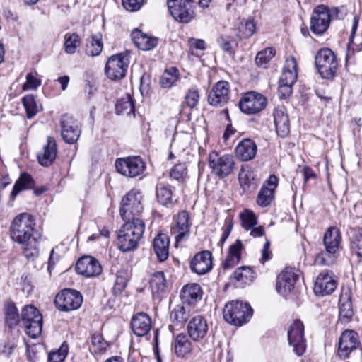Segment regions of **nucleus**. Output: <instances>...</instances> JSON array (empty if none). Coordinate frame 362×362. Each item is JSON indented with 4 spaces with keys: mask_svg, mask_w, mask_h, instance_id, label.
<instances>
[{
    "mask_svg": "<svg viewBox=\"0 0 362 362\" xmlns=\"http://www.w3.org/2000/svg\"><path fill=\"white\" fill-rule=\"evenodd\" d=\"M11 239L21 245L23 253L28 260H34L38 257L39 243L41 235L35 228L33 216L22 213L14 218L11 227Z\"/></svg>",
    "mask_w": 362,
    "mask_h": 362,
    "instance_id": "f257e3e1",
    "label": "nucleus"
},
{
    "mask_svg": "<svg viewBox=\"0 0 362 362\" xmlns=\"http://www.w3.org/2000/svg\"><path fill=\"white\" fill-rule=\"evenodd\" d=\"M118 233V247L122 252L136 249L145 230L143 220L124 221Z\"/></svg>",
    "mask_w": 362,
    "mask_h": 362,
    "instance_id": "f03ea898",
    "label": "nucleus"
},
{
    "mask_svg": "<svg viewBox=\"0 0 362 362\" xmlns=\"http://www.w3.org/2000/svg\"><path fill=\"white\" fill-rule=\"evenodd\" d=\"M325 251L318 253L315 262L319 265H331L334 262L341 243V234L339 228L331 227L325 232L323 238Z\"/></svg>",
    "mask_w": 362,
    "mask_h": 362,
    "instance_id": "7ed1b4c3",
    "label": "nucleus"
},
{
    "mask_svg": "<svg viewBox=\"0 0 362 362\" xmlns=\"http://www.w3.org/2000/svg\"><path fill=\"white\" fill-rule=\"evenodd\" d=\"M142 196L139 189L130 190L122 199L120 204L119 214L124 221H135L143 220L141 214L143 205L141 203Z\"/></svg>",
    "mask_w": 362,
    "mask_h": 362,
    "instance_id": "20e7f679",
    "label": "nucleus"
},
{
    "mask_svg": "<svg viewBox=\"0 0 362 362\" xmlns=\"http://www.w3.org/2000/svg\"><path fill=\"white\" fill-rule=\"evenodd\" d=\"M339 13V8L329 9L323 4L317 6L310 18L311 31L316 35H322L328 29L332 19L340 18Z\"/></svg>",
    "mask_w": 362,
    "mask_h": 362,
    "instance_id": "39448f33",
    "label": "nucleus"
},
{
    "mask_svg": "<svg viewBox=\"0 0 362 362\" xmlns=\"http://www.w3.org/2000/svg\"><path fill=\"white\" fill-rule=\"evenodd\" d=\"M250 305L243 301L233 300L226 304L223 315L224 320L229 324L241 326L246 323L252 315Z\"/></svg>",
    "mask_w": 362,
    "mask_h": 362,
    "instance_id": "423d86ee",
    "label": "nucleus"
},
{
    "mask_svg": "<svg viewBox=\"0 0 362 362\" xmlns=\"http://www.w3.org/2000/svg\"><path fill=\"white\" fill-rule=\"evenodd\" d=\"M21 321L25 333L31 338L38 337L42 329V315L32 305H25L21 312Z\"/></svg>",
    "mask_w": 362,
    "mask_h": 362,
    "instance_id": "0eeeda50",
    "label": "nucleus"
},
{
    "mask_svg": "<svg viewBox=\"0 0 362 362\" xmlns=\"http://www.w3.org/2000/svg\"><path fill=\"white\" fill-rule=\"evenodd\" d=\"M115 165L119 174L129 178L140 176L146 169V163L140 156L117 158Z\"/></svg>",
    "mask_w": 362,
    "mask_h": 362,
    "instance_id": "6e6552de",
    "label": "nucleus"
},
{
    "mask_svg": "<svg viewBox=\"0 0 362 362\" xmlns=\"http://www.w3.org/2000/svg\"><path fill=\"white\" fill-rule=\"evenodd\" d=\"M195 0H168V8L175 20L187 23L194 18Z\"/></svg>",
    "mask_w": 362,
    "mask_h": 362,
    "instance_id": "1a4fd4ad",
    "label": "nucleus"
},
{
    "mask_svg": "<svg viewBox=\"0 0 362 362\" xmlns=\"http://www.w3.org/2000/svg\"><path fill=\"white\" fill-rule=\"evenodd\" d=\"M315 64L322 77L327 79L334 76L338 66L336 57L330 49H320L315 57Z\"/></svg>",
    "mask_w": 362,
    "mask_h": 362,
    "instance_id": "9d476101",
    "label": "nucleus"
},
{
    "mask_svg": "<svg viewBox=\"0 0 362 362\" xmlns=\"http://www.w3.org/2000/svg\"><path fill=\"white\" fill-rule=\"evenodd\" d=\"M209 165L214 173L220 177H226L232 173L235 168V159L232 155H220L213 151L209 156Z\"/></svg>",
    "mask_w": 362,
    "mask_h": 362,
    "instance_id": "9b49d317",
    "label": "nucleus"
},
{
    "mask_svg": "<svg viewBox=\"0 0 362 362\" xmlns=\"http://www.w3.org/2000/svg\"><path fill=\"white\" fill-rule=\"evenodd\" d=\"M83 303V296L80 292L66 288L57 294L54 303L61 311H71L78 309Z\"/></svg>",
    "mask_w": 362,
    "mask_h": 362,
    "instance_id": "f8f14e48",
    "label": "nucleus"
},
{
    "mask_svg": "<svg viewBox=\"0 0 362 362\" xmlns=\"http://www.w3.org/2000/svg\"><path fill=\"white\" fill-rule=\"evenodd\" d=\"M267 98L258 92H245L239 102L240 109L247 115L259 112L266 107Z\"/></svg>",
    "mask_w": 362,
    "mask_h": 362,
    "instance_id": "ddd939ff",
    "label": "nucleus"
},
{
    "mask_svg": "<svg viewBox=\"0 0 362 362\" xmlns=\"http://www.w3.org/2000/svg\"><path fill=\"white\" fill-rule=\"evenodd\" d=\"M287 334L289 344L293 346L296 354L298 356L303 355L306 348L303 322L296 320L291 325Z\"/></svg>",
    "mask_w": 362,
    "mask_h": 362,
    "instance_id": "4468645a",
    "label": "nucleus"
},
{
    "mask_svg": "<svg viewBox=\"0 0 362 362\" xmlns=\"http://www.w3.org/2000/svg\"><path fill=\"white\" fill-rule=\"evenodd\" d=\"M129 62L127 58L122 54L111 56L105 65V74L111 80L123 78L127 73Z\"/></svg>",
    "mask_w": 362,
    "mask_h": 362,
    "instance_id": "2eb2a0df",
    "label": "nucleus"
},
{
    "mask_svg": "<svg viewBox=\"0 0 362 362\" xmlns=\"http://www.w3.org/2000/svg\"><path fill=\"white\" fill-rule=\"evenodd\" d=\"M337 287V282L334 279V274L331 271L325 270L317 276L313 291L316 295L327 296L331 294Z\"/></svg>",
    "mask_w": 362,
    "mask_h": 362,
    "instance_id": "dca6fc26",
    "label": "nucleus"
},
{
    "mask_svg": "<svg viewBox=\"0 0 362 362\" xmlns=\"http://www.w3.org/2000/svg\"><path fill=\"white\" fill-rule=\"evenodd\" d=\"M62 136L65 142L74 144L81 135L78 122L71 116L65 115L61 119Z\"/></svg>",
    "mask_w": 362,
    "mask_h": 362,
    "instance_id": "f3484780",
    "label": "nucleus"
},
{
    "mask_svg": "<svg viewBox=\"0 0 362 362\" xmlns=\"http://www.w3.org/2000/svg\"><path fill=\"white\" fill-rule=\"evenodd\" d=\"M278 178L271 175L261 187L256 199L257 204L261 207L269 206L274 198V192L278 186Z\"/></svg>",
    "mask_w": 362,
    "mask_h": 362,
    "instance_id": "a211bd4d",
    "label": "nucleus"
},
{
    "mask_svg": "<svg viewBox=\"0 0 362 362\" xmlns=\"http://www.w3.org/2000/svg\"><path fill=\"white\" fill-rule=\"evenodd\" d=\"M76 271L84 276L93 277L101 274L102 267L95 258L91 256H84L77 261Z\"/></svg>",
    "mask_w": 362,
    "mask_h": 362,
    "instance_id": "6ab92c4d",
    "label": "nucleus"
},
{
    "mask_svg": "<svg viewBox=\"0 0 362 362\" xmlns=\"http://www.w3.org/2000/svg\"><path fill=\"white\" fill-rule=\"evenodd\" d=\"M298 276L291 268H285L278 276L276 289L279 293L286 296L294 288Z\"/></svg>",
    "mask_w": 362,
    "mask_h": 362,
    "instance_id": "aec40b11",
    "label": "nucleus"
},
{
    "mask_svg": "<svg viewBox=\"0 0 362 362\" xmlns=\"http://www.w3.org/2000/svg\"><path fill=\"white\" fill-rule=\"evenodd\" d=\"M187 329L189 337L193 341H200L206 337L209 325L204 317L197 315L189 320Z\"/></svg>",
    "mask_w": 362,
    "mask_h": 362,
    "instance_id": "412c9836",
    "label": "nucleus"
},
{
    "mask_svg": "<svg viewBox=\"0 0 362 362\" xmlns=\"http://www.w3.org/2000/svg\"><path fill=\"white\" fill-rule=\"evenodd\" d=\"M359 344L358 335L354 330H345L342 332L339 341L338 353L340 357L346 358Z\"/></svg>",
    "mask_w": 362,
    "mask_h": 362,
    "instance_id": "4be33fe9",
    "label": "nucleus"
},
{
    "mask_svg": "<svg viewBox=\"0 0 362 362\" xmlns=\"http://www.w3.org/2000/svg\"><path fill=\"white\" fill-rule=\"evenodd\" d=\"M189 214L182 211L177 214L176 223L171 227L170 233L174 236L176 243L188 238L189 233Z\"/></svg>",
    "mask_w": 362,
    "mask_h": 362,
    "instance_id": "5701e85b",
    "label": "nucleus"
},
{
    "mask_svg": "<svg viewBox=\"0 0 362 362\" xmlns=\"http://www.w3.org/2000/svg\"><path fill=\"white\" fill-rule=\"evenodd\" d=\"M190 269L199 275L205 274L211 271L212 269V255L211 252L204 250L196 254L190 262Z\"/></svg>",
    "mask_w": 362,
    "mask_h": 362,
    "instance_id": "b1692460",
    "label": "nucleus"
},
{
    "mask_svg": "<svg viewBox=\"0 0 362 362\" xmlns=\"http://www.w3.org/2000/svg\"><path fill=\"white\" fill-rule=\"evenodd\" d=\"M297 62L294 57L286 59L283 72L279 78L280 88H292L297 79Z\"/></svg>",
    "mask_w": 362,
    "mask_h": 362,
    "instance_id": "393cba45",
    "label": "nucleus"
},
{
    "mask_svg": "<svg viewBox=\"0 0 362 362\" xmlns=\"http://www.w3.org/2000/svg\"><path fill=\"white\" fill-rule=\"evenodd\" d=\"M57 153L56 141L53 137L48 136L47 144L43 146L41 152L37 153V160L41 165L48 167L54 161Z\"/></svg>",
    "mask_w": 362,
    "mask_h": 362,
    "instance_id": "a878e982",
    "label": "nucleus"
},
{
    "mask_svg": "<svg viewBox=\"0 0 362 362\" xmlns=\"http://www.w3.org/2000/svg\"><path fill=\"white\" fill-rule=\"evenodd\" d=\"M131 327L136 335L144 336L151 330V318L145 313H136L132 318Z\"/></svg>",
    "mask_w": 362,
    "mask_h": 362,
    "instance_id": "bb28decb",
    "label": "nucleus"
},
{
    "mask_svg": "<svg viewBox=\"0 0 362 362\" xmlns=\"http://www.w3.org/2000/svg\"><path fill=\"white\" fill-rule=\"evenodd\" d=\"M256 144L250 139H245L240 141L235 148L236 156L243 161H248L257 154Z\"/></svg>",
    "mask_w": 362,
    "mask_h": 362,
    "instance_id": "cd10ccee",
    "label": "nucleus"
},
{
    "mask_svg": "<svg viewBox=\"0 0 362 362\" xmlns=\"http://www.w3.org/2000/svg\"><path fill=\"white\" fill-rule=\"evenodd\" d=\"M274 124L277 134L284 138L290 132L288 116L284 107L275 109L274 112Z\"/></svg>",
    "mask_w": 362,
    "mask_h": 362,
    "instance_id": "c85d7f7f",
    "label": "nucleus"
},
{
    "mask_svg": "<svg viewBox=\"0 0 362 362\" xmlns=\"http://www.w3.org/2000/svg\"><path fill=\"white\" fill-rule=\"evenodd\" d=\"M131 36L135 45L141 50H151L158 44L156 37L148 36L139 29H134Z\"/></svg>",
    "mask_w": 362,
    "mask_h": 362,
    "instance_id": "c756f323",
    "label": "nucleus"
},
{
    "mask_svg": "<svg viewBox=\"0 0 362 362\" xmlns=\"http://www.w3.org/2000/svg\"><path fill=\"white\" fill-rule=\"evenodd\" d=\"M170 240L164 233L158 234L153 240V250L160 262L165 261L169 256Z\"/></svg>",
    "mask_w": 362,
    "mask_h": 362,
    "instance_id": "7c9ffc66",
    "label": "nucleus"
},
{
    "mask_svg": "<svg viewBox=\"0 0 362 362\" xmlns=\"http://www.w3.org/2000/svg\"><path fill=\"white\" fill-rule=\"evenodd\" d=\"M202 296L201 286L195 283L185 285L182 290L180 298L183 303L189 305L195 303Z\"/></svg>",
    "mask_w": 362,
    "mask_h": 362,
    "instance_id": "2f4dec72",
    "label": "nucleus"
},
{
    "mask_svg": "<svg viewBox=\"0 0 362 362\" xmlns=\"http://www.w3.org/2000/svg\"><path fill=\"white\" fill-rule=\"evenodd\" d=\"M353 315L354 310L350 296L348 293H344L339 298V321L342 324H346L351 320Z\"/></svg>",
    "mask_w": 362,
    "mask_h": 362,
    "instance_id": "473e14b6",
    "label": "nucleus"
},
{
    "mask_svg": "<svg viewBox=\"0 0 362 362\" xmlns=\"http://www.w3.org/2000/svg\"><path fill=\"white\" fill-rule=\"evenodd\" d=\"M115 110L117 115L134 117V103L132 96L129 93H126L124 98L119 99L115 105Z\"/></svg>",
    "mask_w": 362,
    "mask_h": 362,
    "instance_id": "72a5a7b5",
    "label": "nucleus"
},
{
    "mask_svg": "<svg viewBox=\"0 0 362 362\" xmlns=\"http://www.w3.org/2000/svg\"><path fill=\"white\" fill-rule=\"evenodd\" d=\"M175 352L178 357H185L192 351V344L188 337L179 334L174 341Z\"/></svg>",
    "mask_w": 362,
    "mask_h": 362,
    "instance_id": "f704fd0d",
    "label": "nucleus"
},
{
    "mask_svg": "<svg viewBox=\"0 0 362 362\" xmlns=\"http://www.w3.org/2000/svg\"><path fill=\"white\" fill-rule=\"evenodd\" d=\"M34 185L33 177L27 174L23 173L14 184L10 198L14 200L16 197L23 190L30 189Z\"/></svg>",
    "mask_w": 362,
    "mask_h": 362,
    "instance_id": "c9c22d12",
    "label": "nucleus"
},
{
    "mask_svg": "<svg viewBox=\"0 0 362 362\" xmlns=\"http://www.w3.org/2000/svg\"><path fill=\"white\" fill-rule=\"evenodd\" d=\"M103 48L102 36L100 34L90 36L86 40V53L88 56H98Z\"/></svg>",
    "mask_w": 362,
    "mask_h": 362,
    "instance_id": "e433bc0d",
    "label": "nucleus"
},
{
    "mask_svg": "<svg viewBox=\"0 0 362 362\" xmlns=\"http://www.w3.org/2000/svg\"><path fill=\"white\" fill-rule=\"evenodd\" d=\"M238 180L241 187L245 192H253L257 186L254 174L251 171L242 170L239 173Z\"/></svg>",
    "mask_w": 362,
    "mask_h": 362,
    "instance_id": "4c0bfd02",
    "label": "nucleus"
},
{
    "mask_svg": "<svg viewBox=\"0 0 362 362\" xmlns=\"http://www.w3.org/2000/svg\"><path fill=\"white\" fill-rule=\"evenodd\" d=\"M131 276V272L128 269H121L117 272L113 288L115 293H121L125 289Z\"/></svg>",
    "mask_w": 362,
    "mask_h": 362,
    "instance_id": "58836bf2",
    "label": "nucleus"
},
{
    "mask_svg": "<svg viewBox=\"0 0 362 362\" xmlns=\"http://www.w3.org/2000/svg\"><path fill=\"white\" fill-rule=\"evenodd\" d=\"M90 351L94 354H103L109 346L108 342L104 339L100 333L95 332L90 337Z\"/></svg>",
    "mask_w": 362,
    "mask_h": 362,
    "instance_id": "ea45409f",
    "label": "nucleus"
},
{
    "mask_svg": "<svg viewBox=\"0 0 362 362\" xmlns=\"http://www.w3.org/2000/svg\"><path fill=\"white\" fill-rule=\"evenodd\" d=\"M165 282L166 280L163 272H158L154 273L149 280L152 293L154 294L163 291L165 288Z\"/></svg>",
    "mask_w": 362,
    "mask_h": 362,
    "instance_id": "a19ab883",
    "label": "nucleus"
},
{
    "mask_svg": "<svg viewBox=\"0 0 362 362\" xmlns=\"http://www.w3.org/2000/svg\"><path fill=\"white\" fill-rule=\"evenodd\" d=\"M156 197L158 202L163 205H167L173 201V192L169 186L162 183L156 187Z\"/></svg>",
    "mask_w": 362,
    "mask_h": 362,
    "instance_id": "79ce46f5",
    "label": "nucleus"
},
{
    "mask_svg": "<svg viewBox=\"0 0 362 362\" xmlns=\"http://www.w3.org/2000/svg\"><path fill=\"white\" fill-rule=\"evenodd\" d=\"M178 78V70L171 67L163 74L160 78V84L163 88H170Z\"/></svg>",
    "mask_w": 362,
    "mask_h": 362,
    "instance_id": "37998d69",
    "label": "nucleus"
},
{
    "mask_svg": "<svg viewBox=\"0 0 362 362\" xmlns=\"http://www.w3.org/2000/svg\"><path fill=\"white\" fill-rule=\"evenodd\" d=\"M64 50L67 54H72L76 51L77 47L80 45V37L78 34L67 33L64 36Z\"/></svg>",
    "mask_w": 362,
    "mask_h": 362,
    "instance_id": "c03bdc74",
    "label": "nucleus"
},
{
    "mask_svg": "<svg viewBox=\"0 0 362 362\" xmlns=\"http://www.w3.org/2000/svg\"><path fill=\"white\" fill-rule=\"evenodd\" d=\"M6 323L10 328L16 326L19 321V314L18 309L13 303H8L6 307Z\"/></svg>",
    "mask_w": 362,
    "mask_h": 362,
    "instance_id": "a18cd8bd",
    "label": "nucleus"
},
{
    "mask_svg": "<svg viewBox=\"0 0 362 362\" xmlns=\"http://www.w3.org/2000/svg\"><path fill=\"white\" fill-rule=\"evenodd\" d=\"M256 24L252 19H247L240 22L238 27V36L240 38H249L255 33Z\"/></svg>",
    "mask_w": 362,
    "mask_h": 362,
    "instance_id": "49530a36",
    "label": "nucleus"
},
{
    "mask_svg": "<svg viewBox=\"0 0 362 362\" xmlns=\"http://www.w3.org/2000/svg\"><path fill=\"white\" fill-rule=\"evenodd\" d=\"M233 277L238 281L246 282L252 281L255 278L252 269L249 267L237 268L233 274Z\"/></svg>",
    "mask_w": 362,
    "mask_h": 362,
    "instance_id": "de8ad7c7",
    "label": "nucleus"
},
{
    "mask_svg": "<svg viewBox=\"0 0 362 362\" xmlns=\"http://www.w3.org/2000/svg\"><path fill=\"white\" fill-rule=\"evenodd\" d=\"M242 226L249 230L257 224V217L253 211L245 209L240 214Z\"/></svg>",
    "mask_w": 362,
    "mask_h": 362,
    "instance_id": "09e8293b",
    "label": "nucleus"
},
{
    "mask_svg": "<svg viewBox=\"0 0 362 362\" xmlns=\"http://www.w3.org/2000/svg\"><path fill=\"white\" fill-rule=\"evenodd\" d=\"M189 316V311L182 305H176L170 314V317L180 324L185 322Z\"/></svg>",
    "mask_w": 362,
    "mask_h": 362,
    "instance_id": "8fccbe9b",
    "label": "nucleus"
},
{
    "mask_svg": "<svg viewBox=\"0 0 362 362\" xmlns=\"http://www.w3.org/2000/svg\"><path fill=\"white\" fill-rule=\"evenodd\" d=\"M275 54V49L267 47L257 54L255 64L259 66H264L274 57Z\"/></svg>",
    "mask_w": 362,
    "mask_h": 362,
    "instance_id": "3c124183",
    "label": "nucleus"
},
{
    "mask_svg": "<svg viewBox=\"0 0 362 362\" xmlns=\"http://www.w3.org/2000/svg\"><path fill=\"white\" fill-rule=\"evenodd\" d=\"M22 102L26 110L28 117L31 118L37 113L38 107L35 99L32 94H29L23 98Z\"/></svg>",
    "mask_w": 362,
    "mask_h": 362,
    "instance_id": "603ef678",
    "label": "nucleus"
},
{
    "mask_svg": "<svg viewBox=\"0 0 362 362\" xmlns=\"http://www.w3.org/2000/svg\"><path fill=\"white\" fill-rule=\"evenodd\" d=\"M351 249L358 257H362V228L354 231L351 238Z\"/></svg>",
    "mask_w": 362,
    "mask_h": 362,
    "instance_id": "864d4df0",
    "label": "nucleus"
},
{
    "mask_svg": "<svg viewBox=\"0 0 362 362\" xmlns=\"http://www.w3.org/2000/svg\"><path fill=\"white\" fill-rule=\"evenodd\" d=\"M69 352V346L66 344H62L60 348L51 352L48 356L49 362H63Z\"/></svg>",
    "mask_w": 362,
    "mask_h": 362,
    "instance_id": "5fc2aeb1",
    "label": "nucleus"
},
{
    "mask_svg": "<svg viewBox=\"0 0 362 362\" xmlns=\"http://www.w3.org/2000/svg\"><path fill=\"white\" fill-rule=\"evenodd\" d=\"M228 96L227 92H209L208 95L209 103L214 106L223 105L227 103Z\"/></svg>",
    "mask_w": 362,
    "mask_h": 362,
    "instance_id": "6e6d98bb",
    "label": "nucleus"
},
{
    "mask_svg": "<svg viewBox=\"0 0 362 362\" xmlns=\"http://www.w3.org/2000/svg\"><path fill=\"white\" fill-rule=\"evenodd\" d=\"M41 83V81L33 73H29L26 76V82L23 85V90L28 89H37Z\"/></svg>",
    "mask_w": 362,
    "mask_h": 362,
    "instance_id": "4d7b16f0",
    "label": "nucleus"
},
{
    "mask_svg": "<svg viewBox=\"0 0 362 362\" xmlns=\"http://www.w3.org/2000/svg\"><path fill=\"white\" fill-rule=\"evenodd\" d=\"M187 174V168L185 164L179 163L175 165L170 170V177L176 180L182 179Z\"/></svg>",
    "mask_w": 362,
    "mask_h": 362,
    "instance_id": "13d9d810",
    "label": "nucleus"
},
{
    "mask_svg": "<svg viewBox=\"0 0 362 362\" xmlns=\"http://www.w3.org/2000/svg\"><path fill=\"white\" fill-rule=\"evenodd\" d=\"M144 0H122L124 8L129 11H136L143 5Z\"/></svg>",
    "mask_w": 362,
    "mask_h": 362,
    "instance_id": "bf43d9fd",
    "label": "nucleus"
},
{
    "mask_svg": "<svg viewBox=\"0 0 362 362\" xmlns=\"http://www.w3.org/2000/svg\"><path fill=\"white\" fill-rule=\"evenodd\" d=\"M243 244L240 240H237L235 243L229 247L228 255H231L236 259H241V250Z\"/></svg>",
    "mask_w": 362,
    "mask_h": 362,
    "instance_id": "052dcab7",
    "label": "nucleus"
},
{
    "mask_svg": "<svg viewBox=\"0 0 362 362\" xmlns=\"http://www.w3.org/2000/svg\"><path fill=\"white\" fill-rule=\"evenodd\" d=\"M358 27V21L356 19H354V23L352 25L351 28V33L349 37V42L348 43L347 46V54H346V60L349 57H350L351 54H354V47H353V39L355 35V33L357 30Z\"/></svg>",
    "mask_w": 362,
    "mask_h": 362,
    "instance_id": "680f3d73",
    "label": "nucleus"
},
{
    "mask_svg": "<svg viewBox=\"0 0 362 362\" xmlns=\"http://www.w3.org/2000/svg\"><path fill=\"white\" fill-rule=\"evenodd\" d=\"M217 42L219 45V47L224 51L230 54H232V41L228 38L226 37H220L217 40Z\"/></svg>",
    "mask_w": 362,
    "mask_h": 362,
    "instance_id": "e2e57ef3",
    "label": "nucleus"
},
{
    "mask_svg": "<svg viewBox=\"0 0 362 362\" xmlns=\"http://www.w3.org/2000/svg\"><path fill=\"white\" fill-rule=\"evenodd\" d=\"M188 45L190 49L204 50L206 48V43L203 40L190 37L188 39Z\"/></svg>",
    "mask_w": 362,
    "mask_h": 362,
    "instance_id": "0e129e2a",
    "label": "nucleus"
},
{
    "mask_svg": "<svg viewBox=\"0 0 362 362\" xmlns=\"http://www.w3.org/2000/svg\"><path fill=\"white\" fill-rule=\"evenodd\" d=\"M187 105L191 108L194 107L199 99L198 92H187L185 96Z\"/></svg>",
    "mask_w": 362,
    "mask_h": 362,
    "instance_id": "69168bd1",
    "label": "nucleus"
},
{
    "mask_svg": "<svg viewBox=\"0 0 362 362\" xmlns=\"http://www.w3.org/2000/svg\"><path fill=\"white\" fill-rule=\"evenodd\" d=\"M232 228H233L232 221H228V223L224 226L223 232L221 238L218 243V245H220L221 247H223V245L224 244L225 241L227 240V238L230 235L231 230H232Z\"/></svg>",
    "mask_w": 362,
    "mask_h": 362,
    "instance_id": "338daca9",
    "label": "nucleus"
},
{
    "mask_svg": "<svg viewBox=\"0 0 362 362\" xmlns=\"http://www.w3.org/2000/svg\"><path fill=\"white\" fill-rule=\"evenodd\" d=\"M270 243L269 241H267L263 246L262 250V257L260 259V262L264 264L266 261H268L271 259L272 252L269 250Z\"/></svg>",
    "mask_w": 362,
    "mask_h": 362,
    "instance_id": "774afa93",
    "label": "nucleus"
}]
</instances>
